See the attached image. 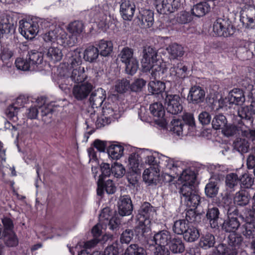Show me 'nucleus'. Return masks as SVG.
I'll return each instance as SVG.
<instances>
[{"label": "nucleus", "mask_w": 255, "mask_h": 255, "mask_svg": "<svg viewBox=\"0 0 255 255\" xmlns=\"http://www.w3.org/2000/svg\"><path fill=\"white\" fill-rule=\"evenodd\" d=\"M124 249L117 241L108 246L105 250L104 253L99 252V255H119L120 252H123Z\"/></svg>", "instance_id": "57"}, {"label": "nucleus", "mask_w": 255, "mask_h": 255, "mask_svg": "<svg viewBox=\"0 0 255 255\" xmlns=\"http://www.w3.org/2000/svg\"><path fill=\"white\" fill-rule=\"evenodd\" d=\"M97 192L99 196H102L105 191L108 194H113L117 190V187L112 180L98 179Z\"/></svg>", "instance_id": "17"}, {"label": "nucleus", "mask_w": 255, "mask_h": 255, "mask_svg": "<svg viewBox=\"0 0 255 255\" xmlns=\"http://www.w3.org/2000/svg\"><path fill=\"white\" fill-rule=\"evenodd\" d=\"M113 211L110 207L104 208L99 215V222L108 227L113 233H116L120 227V222L117 217L113 216Z\"/></svg>", "instance_id": "5"}, {"label": "nucleus", "mask_w": 255, "mask_h": 255, "mask_svg": "<svg viewBox=\"0 0 255 255\" xmlns=\"http://www.w3.org/2000/svg\"><path fill=\"white\" fill-rule=\"evenodd\" d=\"M0 54V60L3 63L2 66L11 67L12 58L14 55V51L9 45L1 46Z\"/></svg>", "instance_id": "24"}, {"label": "nucleus", "mask_w": 255, "mask_h": 255, "mask_svg": "<svg viewBox=\"0 0 255 255\" xmlns=\"http://www.w3.org/2000/svg\"><path fill=\"white\" fill-rule=\"evenodd\" d=\"M216 250L220 255H237L238 252L237 249L223 244H219L216 247Z\"/></svg>", "instance_id": "61"}, {"label": "nucleus", "mask_w": 255, "mask_h": 255, "mask_svg": "<svg viewBox=\"0 0 255 255\" xmlns=\"http://www.w3.org/2000/svg\"><path fill=\"white\" fill-rule=\"evenodd\" d=\"M46 56L48 60L55 63L61 60L63 55L60 49L51 47L48 49Z\"/></svg>", "instance_id": "54"}, {"label": "nucleus", "mask_w": 255, "mask_h": 255, "mask_svg": "<svg viewBox=\"0 0 255 255\" xmlns=\"http://www.w3.org/2000/svg\"><path fill=\"white\" fill-rule=\"evenodd\" d=\"M142 66L145 70H152V67L157 63V52L156 50L149 46H145L142 49Z\"/></svg>", "instance_id": "8"}, {"label": "nucleus", "mask_w": 255, "mask_h": 255, "mask_svg": "<svg viewBox=\"0 0 255 255\" xmlns=\"http://www.w3.org/2000/svg\"><path fill=\"white\" fill-rule=\"evenodd\" d=\"M161 163L163 168L169 169L171 172V174L175 177L180 176L181 175L183 169L180 167L181 163L178 161H174L167 156H162Z\"/></svg>", "instance_id": "16"}, {"label": "nucleus", "mask_w": 255, "mask_h": 255, "mask_svg": "<svg viewBox=\"0 0 255 255\" xmlns=\"http://www.w3.org/2000/svg\"><path fill=\"white\" fill-rule=\"evenodd\" d=\"M164 106L167 112L172 115H177L183 109L181 99L179 95L176 94H167L165 98Z\"/></svg>", "instance_id": "10"}, {"label": "nucleus", "mask_w": 255, "mask_h": 255, "mask_svg": "<svg viewBox=\"0 0 255 255\" xmlns=\"http://www.w3.org/2000/svg\"><path fill=\"white\" fill-rule=\"evenodd\" d=\"M247 222L242 227V233L247 239H254L255 238V225L248 220L247 217Z\"/></svg>", "instance_id": "50"}, {"label": "nucleus", "mask_w": 255, "mask_h": 255, "mask_svg": "<svg viewBox=\"0 0 255 255\" xmlns=\"http://www.w3.org/2000/svg\"><path fill=\"white\" fill-rule=\"evenodd\" d=\"M151 78L154 79H161L167 82L171 83L176 80L174 68L171 67L169 69L165 64L157 63L152 67L151 72Z\"/></svg>", "instance_id": "4"}, {"label": "nucleus", "mask_w": 255, "mask_h": 255, "mask_svg": "<svg viewBox=\"0 0 255 255\" xmlns=\"http://www.w3.org/2000/svg\"><path fill=\"white\" fill-rule=\"evenodd\" d=\"M156 210L154 207L147 202H143L140 206L136 215V220L139 223L150 225Z\"/></svg>", "instance_id": "7"}, {"label": "nucleus", "mask_w": 255, "mask_h": 255, "mask_svg": "<svg viewBox=\"0 0 255 255\" xmlns=\"http://www.w3.org/2000/svg\"><path fill=\"white\" fill-rule=\"evenodd\" d=\"M241 187L243 189L251 188L254 183V179L251 175L244 173L239 177Z\"/></svg>", "instance_id": "64"}, {"label": "nucleus", "mask_w": 255, "mask_h": 255, "mask_svg": "<svg viewBox=\"0 0 255 255\" xmlns=\"http://www.w3.org/2000/svg\"><path fill=\"white\" fill-rule=\"evenodd\" d=\"M211 9L210 4L206 1H202L194 5L191 9L192 14L197 17L205 15Z\"/></svg>", "instance_id": "41"}, {"label": "nucleus", "mask_w": 255, "mask_h": 255, "mask_svg": "<svg viewBox=\"0 0 255 255\" xmlns=\"http://www.w3.org/2000/svg\"><path fill=\"white\" fill-rule=\"evenodd\" d=\"M59 87L62 91L69 90L74 83H81L86 79L84 68L82 67L66 68L59 69Z\"/></svg>", "instance_id": "1"}, {"label": "nucleus", "mask_w": 255, "mask_h": 255, "mask_svg": "<svg viewBox=\"0 0 255 255\" xmlns=\"http://www.w3.org/2000/svg\"><path fill=\"white\" fill-rule=\"evenodd\" d=\"M243 241V237L234 233L231 234L228 237V245L237 249L240 248Z\"/></svg>", "instance_id": "63"}, {"label": "nucleus", "mask_w": 255, "mask_h": 255, "mask_svg": "<svg viewBox=\"0 0 255 255\" xmlns=\"http://www.w3.org/2000/svg\"><path fill=\"white\" fill-rule=\"evenodd\" d=\"M167 129L178 136L193 134L196 130L193 115L186 113L182 116V120L172 119Z\"/></svg>", "instance_id": "2"}, {"label": "nucleus", "mask_w": 255, "mask_h": 255, "mask_svg": "<svg viewBox=\"0 0 255 255\" xmlns=\"http://www.w3.org/2000/svg\"><path fill=\"white\" fill-rule=\"evenodd\" d=\"M120 13L125 20H132L135 10V5L132 0H121Z\"/></svg>", "instance_id": "15"}, {"label": "nucleus", "mask_w": 255, "mask_h": 255, "mask_svg": "<svg viewBox=\"0 0 255 255\" xmlns=\"http://www.w3.org/2000/svg\"><path fill=\"white\" fill-rule=\"evenodd\" d=\"M205 99V91L199 86H192L189 90L187 100L188 103L193 105H200Z\"/></svg>", "instance_id": "14"}, {"label": "nucleus", "mask_w": 255, "mask_h": 255, "mask_svg": "<svg viewBox=\"0 0 255 255\" xmlns=\"http://www.w3.org/2000/svg\"><path fill=\"white\" fill-rule=\"evenodd\" d=\"M68 60V63L69 67L67 68H73L80 67L82 64V54L80 51L75 50L69 52Z\"/></svg>", "instance_id": "44"}, {"label": "nucleus", "mask_w": 255, "mask_h": 255, "mask_svg": "<svg viewBox=\"0 0 255 255\" xmlns=\"http://www.w3.org/2000/svg\"><path fill=\"white\" fill-rule=\"evenodd\" d=\"M179 193L182 202L189 207L197 208L200 203V197L196 193L195 188L191 189L184 185L180 187Z\"/></svg>", "instance_id": "6"}, {"label": "nucleus", "mask_w": 255, "mask_h": 255, "mask_svg": "<svg viewBox=\"0 0 255 255\" xmlns=\"http://www.w3.org/2000/svg\"><path fill=\"white\" fill-rule=\"evenodd\" d=\"M190 225L185 220H177L174 223L172 230L176 234L183 235L187 230V227H188Z\"/></svg>", "instance_id": "59"}, {"label": "nucleus", "mask_w": 255, "mask_h": 255, "mask_svg": "<svg viewBox=\"0 0 255 255\" xmlns=\"http://www.w3.org/2000/svg\"><path fill=\"white\" fill-rule=\"evenodd\" d=\"M166 50L170 60H178L183 56L185 52L184 48L176 43L170 44L166 48Z\"/></svg>", "instance_id": "34"}, {"label": "nucleus", "mask_w": 255, "mask_h": 255, "mask_svg": "<svg viewBox=\"0 0 255 255\" xmlns=\"http://www.w3.org/2000/svg\"><path fill=\"white\" fill-rule=\"evenodd\" d=\"M215 243V238L211 233L203 235L200 240L199 246L203 249L207 250L213 247Z\"/></svg>", "instance_id": "49"}, {"label": "nucleus", "mask_w": 255, "mask_h": 255, "mask_svg": "<svg viewBox=\"0 0 255 255\" xmlns=\"http://www.w3.org/2000/svg\"><path fill=\"white\" fill-rule=\"evenodd\" d=\"M149 110L151 114L157 118L155 120L161 121L167 124L169 120L165 118V110L162 104L160 103H154L150 105Z\"/></svg>", "instance_id": "27"}, {"label": "nucleus", "mask_w": 255, "mask_h": 255, "mask_svg": "<svg viewBox=\"0 0 255 255\" xmlns=\"http://www.w3.org/2000/svg\"><path fill=\"white\" fill-rule=\"evenodd\" d=\"M62 31L59 26H52L43 35V39L46 42H55L56 40L59 41V36L61 34Z\"/></svg>", "instance_id": "40"}, {"label": "nucleus", "mask_w": 255, "mask_h": 255, "mask_svg": "<svg viewBox=\"0 0 255 255\" xmlns=\"http://www.w3.org/2000/svg\"><path fill=\"white\" fill-rule=\"evenodd\" d=\"M106 98V91L102 88H98L91 93L89 101L93 108H97L102 106Z\"/></svg>", "instance_id": "25"}, {"label": "nucleus", "mask_w": 255, "mask_h": 255, "mask_svg": "<svg viewBox=\"0 0 255 255\" xmlns=\"http://www.w3.org/2000/svg\"><path fill=\"white\" fill-rule=\"evenodd\" d=\"M96 45L87 47L84 51L83 56L85 61L91 63H96L100 55V52Z\"/></svg>", "instance_id": "37"}, {"label": "nucleus", "mask_w": 255, "mask_h": 255, "mask_svg": "<svg viewBox=\"0 0 255 255\" xmlns=\"http://www.w3.org/2000/svg\"><path fill=\"white\" fill-rule=\"evenodd\" d=\"M124 148L118 143H113L108 146L107 152L110 157L113 159H119L123 155Z\"/></svg>", "instance_id": "43"}, {"label": "nucleus", "mask_w": 255, "mask_h": 255, "mask_svg": "<svg viewBox=\"0 0 255 255\" xmlns=\"http://www.w3.org/2000/svg\"><path fill=\"white\" fill-rule=\"evenodd\" d=\"M19 23L18 30L27 39H32L39 32V24L36 21L22 20Z\"/></svg>", "instance_id": "9"}, {"label": "nucleus", "mask_w": 255, "mask_h": 255, "mask_svg": "<svg viewBox=\"0 0 255 255\" xmlns=\"http://www.w3.org/2000/svg\"><path fill=\"white\" fill-rule=\"evenodd\" d=\"M168 246L170 251L174 254L182 253L185 250L184 244L179 237H172Z\"/></svg>", "instance_id": "42"}, {"label": "nucleus", "mask_w": 255, "mask_h": 255, "mask_svg": "<svg viewBox=\"0 0 255 255\" xmlns=\"http://www.w3.org/2000/svg\"><path fill=\"white\" fill-rule=\"evenodd\" d=\"M227 120L225 116L222 114L216 115L213 118L212 125L215 129H221L222 131L224 127L227 126Z\"/></svg>", "instance_id": "58"}, {"label": "nucleus", "mask_w": 255, "mask_h": 255, "mask_svg": "<svg viewBox=\"0 0 255 255\" xmlns=\"http://www.w3.org/2000/svg\"><path fill=\"white\" fill-rule=\"evenodd\" d=\"M240 184L239 177L236 173L228 174L225 177V185L231 191H235Z\"/></svg>", "instance_id": "45"}, {"label": "nucleus", "mask_w": 255, "mask_h": 255, "mask_svg": "<svg viewBox=\"0 0 255 255\" xmlns=\"http://www.w3.org/2000/svg\"><path fill=\"white\" fill-rule=\"evenodd\" d=\"M153 15V12L150 10H142L137 16V24L143 28L151 27L154 22Z\"/></svg>", "instance_id": "18"}, {"label": "nucleus", "mask_w": 255, "mask_h": 255, "mask_svg": "<svg viewBox=\"0 0 255 255\" xmlns=\"http://www.w3.org/2000/svg\"><path fill=\"white\" fill-rule=\"evenodd\" d=\"M134 237L133 229H126L121 234L120 241L118 243L124 249L125 246H127L133 239Z\"/></svg>", "instance_id": "51"}, {"label": "nucleus", "mask_w": 255, "mask_h": 255, "mask_svg": "<svg viewBox=\"0 0 255 255\" xmlns=\"http://www.w3.org/2000/svg\"><path fill=\"white\" fill-rule=\"evenodd\" d=\"M15 25L10 23L7 15H2L0 16V38L4 34H12L15 32Z\"/></svg>", "instance_id": "32"}, {"label": "nucleus", "mask_w": 255, "mask_h": 255, "mask_svg": "<svg viewBox=\"0 0 255 255\" xmlns=\"http://www.w3.org/2000/svg\"><path fill=\"white\" fill-rule=\"evenodd\" d=\"M239 119H237L240 124L243 127H251L255 119V114L250 106L241 107L238 109Z\"/></svg>", "instance_id": "13"}, {"label": "nucleus", "mask_w": 255, "mask_h": 255, "mask_svg": "<svg viewBox=\"0 0 255 255\" xmlns=\"http://www.w3.org/2000/svg\"><path fill=\"white\" fill-rule=\"evenodd\" d=\"M84 24L82 21L75 20L69 24L68 29L73 35L78 36L84 31Z\"/></svg>", "instance_id": "55"}, {"label": "nucleus", "mask_w": 255, "mask_h": 255, "mask_svg": "<svg viewBox=\"0 0 255 255\" xmlns=\"http://www.w3.org/2000/svg\"><path fill=\"white\" fill-rule=\"evenodd\" d=\"M39 110L40 112L42 121L45 123H50L53 112L52 106L51 105L41 106L39 108Z\"/></svg>", "instance_id": "52"}, {"label": "nucleus", "mask_w": 255, "mask_h": 255, "mask_svg": "<svg viewBox=\"0 0 255 255\" xmlns=\"http://www.w3.org/2000/svg\"><path fill=\"white\" fill-rule=\"evenodd\" d=\"M93 89V85L88 82L76 85L73 88V94L75 99L81 101L86 99Z\"/></svg>", "instance_id": "19"}, {"label": "nucleus", "mask_w": 255, "mask_h": 255, "mask_svg": "<svg viewBox=\"0 0 255 255\" xmlns=\"http://www.w3.org/2000/svg\"><path fill=\"white\" fill-rule=\"evenodd\" d=\"M250 144L249 138L243 136L237 137L233 143V150L244 155L249 152Z\"/></svg>", "instance_id": "21"}, {"label": "nucleus", "mask_w": 255, "mask_h": 255, "mask_svg": "<svg viewBox=\"0 0 255 255\" xmlns=\"http://www.w3.org/2000/svg\"><path fill=\"white\" fill-rule=\"evenodd\" d=\"M183 238L188 242H193L200 236L198 230L195 227L190 225L184 233Z\"/></svg>", "instance_id": "48"}, {"label": "nucleus", "mask_w": 255, "mask_h": 255, "mask_svg": "<svg viewBox=\"0 0 255 255\" xmlns=\"http://www.w3.org/2000/svg\"><path fill=\"white\" fill-rule=\"evenodd\" d=\"M26 56L32 66V70H35L36 68L43 63V54L41 52L35 50H30Z\"/></svg>", "instance_id": "38"}, {"label": "nucleus", "mask_w": 255, "mask_h": 255, "mask_svg": "<svg viewBox=\"0 0 255 255\" xmlns=\"http://www.w3.org/2000/svg\"><path fill=\"white\" fill-rule=\"evenodd\" d=\"M244 127L241 124H240L236 119L233 124L228 125L227 124V126L223 129L222 132L227 137L232 136L236 134H238L242 136L241 129H244Z\"/></svg>", "instance_id": "36"}, {"label": "nucleus", "mask_w": 255, "mask_h": 255, "mask_svg": "<svg viewBox=\"0 0 255 255\" xmlns=\"http://www.w3.org/2000/svg\"><path fill=\"white\" fill-rule=\"evenodd\" d=\"M252 196L248 189H241L234 197V203L237 206L243 207L249 204Z\"/></svg>", "instance_id": "23"}, {"label": "nucleus", "mask_w": 255, "mask_h": 255, "mask_svg": "<svg viewBox=\"0 0 255 255\" xmlns=\"http://www.w3.org/2000/svg\"><path fill=\"white\" fill-rule=\"evenodd\" d=\"M147 149H141L136 153H132L128 157L129 164L132 170L139 171V165L143 157L145 156V152H148Z\"/></svg>", "instance_id": "30"}, {"label": "nucleus", "mask_w": 255, "mask_h": 255, "mask_svg": "<svg viewBox=\"0 0 255 255\" xmlns=\"http://www.w3.org/2000/svg\"><path fill=\"white\" fill-rule=\"evenodd\" d=\"M149 225L139 223L138 225L133 229L135 239H137L140 242L145 241L146 236L150 232Z\"/></svg>", "instance_id": "35"}, {"label": "nucleus", "mask_w": 255, "mask_h": 255, "mask_svg": "<svg viewBox=\"0 0 255 255\" xmlns=\"http://www.w3.org/2000/svg\"><path fill=\"white\" fill-rule=\"evenodd\" d=\"M133 205L130 197L128 195L122 196L118 202V212L120 216H128L131 214Z\"/></svg>", "instance_id": "20"}, {"label": "nucleus", "mask_w": 255, "mask_h": 255, "mask_svg": "<svg viewBox=\"0 0 255 255\" xmlns=\"http://www.w3.org/2000/svg\"><path fill=\"white\" fill-rule=\"evenodd\" d=\"M4 244L7 247H15L18 245V239L15 232L2 234Z\"/></svg>", "instance_id": "56"}, {"label": "nucleus", "mask_w": 255, "mask_h": 255, "mask_svg": "<svg viewBox=\"0 0 255 255\" xmlns=\"http://www.w3.org/2000/svg\"><path fill=\"white\" fill-rule=\"evenodd\" d=\"M125 255H146V253L143 248L134 244L127 248Z\"/></svg>", "instance_id": "62"}, {"label": "nucleus", "mask_w": 255, "mask_h": 255, "mask_svg": "<svg viewBox=\"0 0 255 255\" xmlns=\"http://www.w3.org/2000/svg\"><path fill=\"white\" fill-rule=\"evenodd\" d=\"M219 190V186H218L215 182L209 181L205 188V195L208 198H214L218 195Z\"/></svg>", "instance_id": "60"}, {"label": "nucleus", "mask_w": 255, "mask_h": 255, "mask_svg": "<svg viewBox=\"0 0 255 255\" xmlns=\"http://www.w3.org/2000/svg\"><path fill=\"white\" fill-rule=\"evenodd\" d=\"M179 179L182 181V187L184 185L194 189V183L196 180V176L195 173L189 169H186L182 171L181 175L179 177Z\"/></svg>", "instance_id": "29"}, {"label": "nucleus", "mask_w": 255, "mask_h": 255, "mask_svg": "<svg viewBox=\"0 0 255 255\" xmlns=\"http://www.w3.org/2000/svg\"><path fill=\"white\" fill-rule=\"evenodd\" d=\"M107 228L108 227H106L104 224H102L100 222L94 226L92 229V233L93 235L94 239L85 243L86 247L87 248H92L94 247L100 241V239H98V238L101 235V229H105Z\"/></svg>", "instance_id": "31"}, {"label": "nucleus", "mask_w": 255, "mask_h": 255, "mask_svg": "<svg viewBox=\"0 0 255 255\" xmlns=\"http://www.w3.org/2000/svg\"><path fill=\"white\" fill-rule=\"evenodd\" d=\"M181 6L180 0H156L155 7L160 14H167L177 10Z\"/></svg>", "instance_id": "11"}, {"label": "nucleus", "mask_w": 255, "mask_h": 255, "mask_svg": "<svg viewBox=\"0 0 255 255\" xmlns=\"http://www.w3.org/2000/svg\"><path fill=\"white\" fill-rule=\"evenodd\" d=\"M98 50L100 53V55L103 57H109L113 52V44L111 40H106L101 39L95 42Z\"/></svg>", "instance_id": "28"}, {"label": "nucleus", "mask_w": 255, "mask_h": 255, "mask_svg": "<svg viewBox=\"0 0 255 255\" xmlns=\"http://www.w3.org/2000/svg\"><path fill=\"white\" fill-rule=\"evenodd\" d=\"M228 100L230 104L241 105L245 101L244 88L243 89L234 88L230 92Z\"/></svg>", "instance_id": "33"}, {"label": "nucleus", "mask_w": 255, "mask_h": 255, "mask_svg": "<svg viewBox=\"0 0 255 255\" xmlns=\"http://www.w3.org/2000/svg\"><path fill=\"white\" fill-rule=\"evenodd\" d=\"M240 21L246 24V27L255 28V8L249 9L246 16H241Z\"/></svg>", "instance_id": "47"}, {"label": "nucleus", "mask_w": 255, "mask_h": 255, "mask_svg": "<svg viewBox=\"0 0 255 255\" xmlns=\"http://www.w3.org/2000/svg\"><path fill=\"white\" fill-rule=\"evenodd\" d=\"M146 156L145 157V163L148 164L150 166L149 169H151V167L152 169H155L158 171V169L163 168L162 163H161L162 160V156H165L163 155H160L158 158H156L152 155H146Z\"/></svg>", "instance_id": "53"}, {"label": "nucleus", "mask_w": 255, "mask_h": 255, "mask_svg": "<svg viewBox=\"0 0 255 255\" xmlns=\"http://www.w3.org/2000/svg\"><path fill=\"white\" fill-rule=\"evenodd\" d=\"M151 81L148 84V89L152 94H158L163 92L165 89V83L160 81V79H154Z\"/></svg>", "instance_id": "46"}, {"label": "nucleus", "mask_w": 255, "mask_h": 255, "mask_svg": "<svg viewBox=\"0 0 255 255\" xmlns=\"http://www.w3.org/2000/svg\"><path fill=\"white\" fill-rule=\"evenodd\" d=\"M172 238V236L168 231L163 230L155 234L152 241L159 246L165 247L168 245Z\"/></svg>", "instance_id": "26"}, {"label": "nucleus", "mask_w": 255, "mask_h": 255, "mask_svg": "<svg viewBox=\"0 0 255 255\" xmlns=\"http://www.w3.org/2000/svg\"><path fill=\"white\" fill-rule=\"evenodd\" d=\"M222 221L220 230L226 232L235 233L241 226V222L238 217H228Z\"/></svg>", "instance_id": "22"}, {"label": "nucleus", "mask_w": 255, "mask_h": 255, "mask_svg": "<svg viewBox=\"0 0 255 255\" xmlns=\"http://www.w3.org/2000/svg\"><path fill=\"white\" fill-rule=\"evenodd\" d=\"M160 172V169L158 171L155 170V169H146L144 170L142 177L143 181L148 183L149 185L155 184L156 185L158 182Z\"/></svg>", "instance_id": "39"}, {"label": "nucleus", "mask_w": 255, "mask_h": 255, "mask_svg": "<svg viewBox=\"0 0 255 255\" xmlns=\"http://www.w3.org/2000/svg\"><path fill=\"white\" fill-rule=\"evenodd\" d=\"M236 31V28L232 24L231 20L224 15L218 17L213 24V31L218 36L230 37L234 35Z\"/></svg>", "instance_id": "3"}, {"label": "nucleus", "mask_w": 255, "mask_h": 255, "mask_svg": "<svg viewBox=\"0 0 255 255\" xmlns=\"http://www.w3.org/2000/svg\"><path fill=\"white\" fill-rule=\"evenodd\" d=\"M220 216V212L218 208L216 207L208 208L204 219L211 229L220 231L223 221Z\"/></svg>", "instance_id": "12"}]
</instances>
